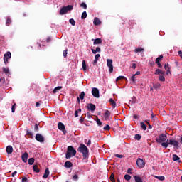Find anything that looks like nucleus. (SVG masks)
<instances>
[{"instance_id": "obj_57", "label": "nucleus", "mask_w": 182, "mask_h": 182, "mask_svg": "<svg viewBox=\"0 0 182 182\" xmlns=\"http://www.w3.org/2000/svg\"><path fill=\"white\" fill-rule=\"evenodd\" d=\"M115 156L118 157V159H123V155L116 154Z\"/></svg>"}, {"instance_id": "obj_5", "label": "nucleus", "mask_w": 182, "mask_h": 182, "mask_svg": "<svg viewBox=\"0 0 182 182\" xmlns=\"http://www.w3.org/2000/svg\"><path fill=\"white\" fill-rule=\"evenodd\" d=\"M107 66L109 68V73H113V60L112 59H107Z\"/></svg>"}, {"instance_id": "obj_13", "label": "nucleus", "mask_w": 182, "mask_h": 182, "mask_svg": "<svg viewBox=\"0 0 182 182\" xmlns=\"http://www.w3.org/2000/svg\"><path fill=\"white\" fill-rule=\"evenodd\" d=\"M6 151L8 154H11V153L14 151V148H12V146L9 145L6 149Z\"/></svg>"}, {"instance_id": "obj_14", "label": "nucleus", "mask_w": 182, "mask_h": 182, "mask_svg": "<svg viewBox=\"0 0 182 182\" xmlns=\"http://www.w3.org/2000/svg\"><path fill=\"white\" fill-rule=\"evenodd\" d=\"M2 70H3L4 73H5V75L6 76H9V75H11V71H9V68L4 67L2 68Z\"/></svg>"}, {"instance_id": "obj_45", "label": "nucleus", "mask_w": 182, "mask_h": 182, "mask_svg": "<svg viewBox=\"0 0 182 182\" xmlns=\"http://www.w3.org/2000/svg\"><path fill=\"white\" fill-rule=\"evenodd\" d=\"M6 25V26H9V25H11V18H7Z\"/></svg>"}, {"instance_id": "obj_29", "label": "nucleus", "mask_w": 182, "mask_h": 182, "mask_svg": "<svg viewBox=\"0 0 182 182\" xmlns=\"http://www.w3.org/2000/svg\"><path fill=\"white\" fill-rule=\"evenodd\" d=\"M141 127L143 130H147V126L144 122H140Z\"/></svg>"}, {"instance_id": "obj_8", "label": "nucleus", "mask_w": 182, "mask_h": 182, "mask_svg": "<svg viewBox=\"0 0 182 182\" xmlns=\"http://www.w3.org/2000/svg\"><path fill=\"white\" fill-rule=\"evenodd\" d=\"M169 144L171 146H173L174 149H178V141L175 139H170L168 141Z\"/></svg>"}, {"instance_id": "obj_40", "label": "nucleus", "mask_w": 182, "mask_h": 182, "mask_svg": "<svg viewBox=\"0 0 182 182\" xmlns=\"http://www.w3.org/2000/svg\"><path fill=\"white\" fill-rule=\"evenodd\" d=\"M143 50H144V49L141 48H139L135 49L134 52L135 53H139V52H143Z\"/></svg>"}, {"instance_id": "obj_46", "label": "nucleus", "mask_w": 182, "mask_h": 182, "mask_svg": "<svg viewBox=\"0 0 182 182\" xmlns=\"http://www.w3.org/2000/svg\"><path fill=\"white\" fill-rule=\"evenodd\" d=\"M164 69H165V70H170V66L168 65V64H165L164 65Z\"/></svg>"}, {"instance_id": "obj_17", "label": "nucleus", "mask_w": 182, "mask_h": 182, "mask_svg": "<svg viewBox=\"0 0 182 182\" xmlns=\"http://www.w3.org/2000/svg\"><path fill=\"white\" fill-rule=\"evenodd\" d=\"M153 87L155 89V90H159V89L161 87V85L160 82H156V84H153Z\"/></svg>"}, {"instance_id": "obj_53", "label": "nucleus", "mask_w": 182, "mask_h": 182, "mask_svg": "<svg viewBox=\"0 0 182 182\" xmlns=\"http://www.w3.org/2000/svg\"><path fill=\"white\" fill-rule=\"evenodd\" d=\"M166 75L168 76V75H170V76H171V71H170L169 70H166Z\"/></svg>"}, {"instance_id": "obj_36", "label": "nucleus", "mask_w": 182, "mask_h": 182, "mask_svg": "<svg viewBox=\"0 0 182 182\" xmlns=\"http://www.w3.org/2000/svg\"><path fill=\"white\" fill-rule=\"evenodd\" d=\"M69 22L73 26H75V25H76V21H75V19L73 18L70 19Z\"/></svg>"}, {"instance_id": "obj_61", "label": "nucleus", "mask_w": 182, "mask_h": 182, "mask_svg": "<svg viewBox=\"0 0 182 182\" xmlns=\"http://www.w3.org/2000/svg\"><path fill=\"white\" fill-rule=\"evenodd\" d=\"M0 82H1V83H5V78H4V77L0 78Z\"/></svg>"}, {"instance_id": "obj_1", "label": "nucleus", "mask_w": 182, "mask_h": 182, "mask_svg": "<svg viewBox=\"0 0 182 182\" xmlns=\"http://www.w3.org/2000/svg\"><path fill=\"white\" fill-rule=\"evenodd\" d=\"M77 151H79V153H82V161L84 163H87L89 159V149H87V146L83 144H80L77 149Z\"/></svg>"}, {"instance_id": "obj_23", "label": "nucleus", "mask_w": 182, "mask_h": 182, "mask_svg": "<svg viewBox=\"0 0 182 182\" xmlns=\"http://www.w3.org/2000/svg\"><path fill=\"white\" fill-rule=\"evenodd\" d=\"M173 161H178V163L181 162V161H180V157H178V156H177L176 154L173 155Z\"/></svg>"}, {"instance_id": "obj_51", "label": "nucleus", "mask_w": 182, "mask_h": 182, "mask_svg": "<svg viewBox=\"0 0 182 182\" xmlns=\"http://www.w3.org/2000/svg\"><path fill=\"white\" fill-rule=\"evenodd\" d=\"M63 56L64 58H66V56H68V50L63 51Z\"/></svg>"}, {"instance_id": "obj_4", "label": "nucleus", "mask_w": 182, "mask_h": 182, "mask_svg": "<svg viewBox=\"0 0 182 182\" xmlns=\"http://www.w3.org/2000/svg\"><path fill=\"white\" fill-rule=\"evenodd\" d=\"M167 140V135L161 134L158 138L156 139V141L158 143H163Z\"/></svg>"}, {"instance_id": "obj_33", "label": "nucleus", "mask_w": 182, "mask_h": 182, "mask_svg": "<svg viewBox=\"0 0 182 182\" xmlns=\"http://www.w3.org/2000/svg\"><path fill=\"white\" fill-rule=\"evenodd\" d=\"M159 82H166V77L163 75H159Z\"/></svg>"}, {"instance_id": "obj_37", "label": "nucleus", "mask_w": 182, "mask_h": 182, "mask_svg": "<svg viewBox=\"0 0 182 182\" xmlns=\"http://www.w3.org/2000/svg\"><path fill=\"white\" fill-rule=\"evenodd\" d=\"M86 61L85 60H82V70L86 72Z\"/></svg>"}, {"instance_id": "obj_18", "label": "nucleus", "mask_w": 182, "mask_h": 182, "mask_svg": "<svg viewBox=\"0 0 182 182\" xmlns=\"http://www.w3.org/2000/svg\"><path fill=\"white\" fill-rule=\"evenodd\" d=\"M87 107L91 112H95V110H96V106L93 104H89Z\"/></svg>"}, {"instance_id": "obj_49", "label": "nucleus", "mask_w": 182, "mask_h": 182, "mask_svg": "<svg viewBox=\"0 0 182 182\" xmlns=\"http://www.w3.org/2000/svg\"><path fill=\"white\" fill-rule=\"evenodd\" d=\"M135 139L136 140H140V139H141V136H140L139 134H136Z\"/></svg>"}, {"instance_id": "obj_48", "label": "nucleus", "mask_w": 182, "mask_h": 182, "mask_svg": "<svg viewBox=\"0 0 182 182\" xmlns=\"http://www.w3.org/2000/svg\"><path fill=\"white\" fill-rule=\"evenodd\" d=\"M96 122L97 124H98L99 126H102V121H100L99 118L97 119Z\"/></svg>"}, {"instance_id": "obj_21", "label": "nucleus", "mask_w": 182, "mask_h": 182, "mask_svg": "<svg viewBox=\"0 0 182 182\" xmlns=\"http://www.w3.org/2000/svg\"><path fill=\"white\" fill-rule=\"evenodd\" d=\"M93 23H94V25L97 26V25H100V23H102V22L100 21L99 18L96 17L94 19Z\"/></svg>"}, {"instance_id": "obj_16", "label": "nucleus", "mask_w": 182, "mask_h": 182, "mask_svg": "<svg viewBox=\"0 0 182 182\" xmlns=\"http://www.w3.org/2000/svg\"><path fill=\"white\" fill-rule=\"evenodd\" d=\"M91 51H92V53H93V55H96L97 53H100L101 49H100V48L97 47L95 50L93 49V48H92V49H91Z\"/></svg>"}, {"instance_id": "obj_10", "label": "nucleus", "mask_w": 182, "mask_h": 182, "mask_svg": "<svg viewBox=\"0 0 182 182\" xmlns=\"http://www.w3.org/2000/svg\"><path fill=\"white\" fill-rule=\"evenodd\" d=\"M92 95L94 97H100L99 90L97 88H92Z\"/></svg>"}, {"instance_id": "obj_15", "label": "nucleus", "mask_w": 182, "mask_h": 182, "mask_svg": "<svg viewBox=\"0 0 182 182\" xmlns=\"http://www.w3.org/2000/svg\"><path fill=\"white\" fill-rule=\"evenodd\" d=\"M94 41V45H100L102 42V38L92 39Z\"/></svg>"}, {"instance_id": "obj_64", "label": "nucleus", "mask_w": 182, "mask_h": 182, "mask_svg": "<svg viewBox=\"0 0 182 182\" xmlns=\"http://www.w3.org/2000/svg\"><path fill=\"white\" fill-rule=\"evenodd\" d=\"M178 55H180V58L182 59V52H181V50H179V51L178 52Z\"/></svg>"}, {"instance_id": "obj_27", "label": "nucleus", "mask_w": 182, "mask_h": 182, "mask_svg": "<svg viewBox=\"0 0 182 182\" xmlns=\"http://www.w3.org/2000/svg\"><path fill=\"white\" fill-rule=\"evenodd\" d=\"M134 178L135 180V182H143V180L141 179V178L140 176H134Z\"/></svg>"}, {"instance_id": "obj_63", "label": "nucleus", "mask_w": 182, "mask_h": 182, "mask_svg": "<svg viewBox=\"0 0 182 182\" xmlns=\"http://www.w3.org/2000/svg\"><path fill=\"white\" fill-rule=\"evenodd\" d=\"M87 146H90L92 144V141L90 139L88 140L87 143H86Z\"/></svg>"}, {"instance_id": "obj_32", "label": "nucleus", "mask_w": 182, "mask_h": 182, "mask_svg": "<svg viewBox=\"0 0 182 182\" xmlns=\"http://www.w3.org/2000/svg\"><path fill=\"white\" fill-rule=\"evenodd\" d=\"M87 18V13L86 11L82 12L81 19H86Z\"/></svg>"}, {"instance_id": "obj_22", "label": "nucleus", "mask_w": 182, "mask_h": 182, "mask_svg": "<svg viewBox=\"0 0 182 182\" xmlns=\"http://www.w3.org/2000/svg\"><path fill=\"white\" fill-rule=\"evenodd\" d=\"M73 166V164H72V162L67 161L65 164L64 166L67 167V168H70V167H72Z\"/></svg>"}, {"instance_id": "obj_24", "label": "nucleus", "mask_w": 182, "mask_h": 182, "mask_svg": "<svg viewBox=\"0 0 182 182\" xmlns=\"http://www.w3.org/2000/svg\"><path fill=\"white\" fill-rule=\"evenodd\" d=\"M49 168H46V171L44 173V175L43 176V178H48V177H49Z\"/></svg>"}, {"instance_id": "obj_31", "label": "nucleus", "mask_w": 182, "mask_h": 182, "mask_svg": "<svg viewBox=\"0 0 182 182\" xmlns=\"http://www.w3.org/2000/svg\"><path fill=\"white\" fill-rule=\"evenodd\" d=\"M163 60V55H161L156 59V63H160V61Z\"/></svg>"}, {"instance_id": "obj_43", "label": "nucleus", "mask_w": 182, "mask_h": 182, "mask_svg": "<svg viewBox=\"0 0 182 182\" xmlns=\"http://www.w3.org/2000/svg\"><path fill=\"white\" fill-rule=\"evenodd\" d=\"M132 178V176L130 175L126 174L124 176V179L127 180V181H129Z\"/></svg>"}, {"instance_id": "obj_30", "label": "nucleus", "mask_w": 182, "mask_h": 182, "mask_svg": "<svg viewBox=\"0 0 182 182\" xmlns=\"http://www.w3.org/2000/svg\"><path fill=\"white\" fill-rule=\"evenodd\" d=\"M60 89H62V86L56 87L54 88V90H53V93H58V90H60Z\"/></svg>"}, {"instance_id": "obj_39", "label": "nucleus", "mask_w": 182, "mask_h": 182, "mask_svg": "<svg viewBox=\"0 0 182 182\" xmlns=\"http://www.w3.org/2000/svg\"><path fill=\"white\" fill-rule=\"evenodd\" d=\"M131 81L132 82V83H136V75H133L131 77Z\"/></svg>"}, {"instance_id": "obj_28", "label": "nucleus", "mask_w": 182, "mask_h": 182, "mask_svg": "<svg viewBox=\"0 0 182 182\" xmlns=\"http://www.w3.org/2000/svg\"><path fill=\"white\" fill-rule=\"evenodd\" d=\"M168 145H169L168 139L167 140L166 142H161V146L162 147H164V149H167L168 147Z\"/></svg>"}, {"instance_id": "obj_2", "label": "nucleus", "mask_w": 182, "mask_h": 182, "mask_svg": "<svg viewBox=\"0 0 182 182\" xmlns=\"http://www.w3.org/2000/svg\"><path fill=\"white\" fill-rule=\"evenodd\" d=\"M72 156H76V150L73 148V146H70L68 147V151L65 157L66 159H70Z\"/></svg>"}, {"instance_id": "obj_34", "label": "nucleus", "mask_w": 182, "mask_h": 182, "mask_svg": "<svg viewBox=\"0 0 182 182\" xmlns=\"http://www.w3.org/2000/svg\"><path fill=\"white\" fill-rule=\"evenodd\" d=\"M33 163H35V159L34 158H30L28 159V164H30V166H32V164H33Z\"/></svg>"}, {"instance_id": "obj_42", "label": "nucleus", "mask_w": 182, "mask_h": 182, "mask_svg": "<svg viewBox=\"0 0 182 182\" xmlns=\"http://www.w3.org/2000/svg\"><path fill=\"white\" fill-rule=\"evenodd\" d=\"M33 171H35L36 173H39V168H38L36 165L33 166Z\"/></svg>"}, {"instance_id": "obj_38", "label": "nucleus", "mask_w": 182, "mask_h": 182, "mask_svg": "<svg viewBox=\"0 0 182 182\" xmlns=\"http://www.w3.org/2000/svg\"><path fill=\"white\" fill-rule=\"evenodd\" d=\"M80 6L81 7V8H83L84 9H87V5L86 4V3H82L80 5Z\"/></svg>"}, {"instance_id": "obj_59", "label": "nucleus", "mask_w": 182, "mask_h": 182, "mask_svg": "<svg viewBox=\"0 0 182 182\" xmlns=\"http://www.w3.org/2000/svg\"><path fill=\"white\" fill-rule=\"evenodd\" d=\"M18 174V171H15L14 172L12 173L11 177H15V175Z\"/></svg>"}, {"instance_id": "obj_60", "label": "nucleus", "mask_w": 182, "mask_h": 182, "mask_svg": "<svg viewBox=\"0 0 182 182\" xmlns=\"http://www.w3.org/2000/svg\"><path fill=\"white\" fill-rule=\"evenodd\" d=\"M136 67H137V65H136V63H133L131 68L132 69H136Z\"/></svg>"}, {"instance_id": "obj_62", "label": "nucleus", "mask_w": 182, "mask_h": 182, "mask_svg": "<svg viewBox=\"0 0 182 182\" xmlns=\"http://www.w3.org/2000/svg\"><path fill=\"white\" fill-rule=\"evenodd\" d=\"M127 173H128V174H132V168H128L127 169Z\"/></svg>"}, {"instance_id": "obj_58", "label": "nucleus", "mask_w": 182, "mask_h": 182, "mask_svg": "<svg viewBox=\"0 0 182 182\" xmlns=\"http://www.w3.org/2000/svg\"><path fill=\"white\" fill-rule=\"evenodd\" d=\"M34 129L38 132V130H39V127L38 126V124H36L34 127Z\"/></svg>"}, {"instance_id": "obj_52", "label": "nucleus", "mask_w": 182, "mask_h": 182, "mask_svg": "<svg viewBox=\"0 0 182 182\" xmlns=\"http://www.w3.org/2000/svg\"><path fill=\"white\" fill-rule=\"evenodd\" d=\"M104 130H110V126L106 125V126L104 127Z\"/></svg>"}, {"instance_id": "obj_11", "label": "nucleus", "mask_w": 182, "mask_h": 182, "mask_svg": "<svg viewBox=\"0 0 182 182\" xmlns=\"http://www.w3.org/2000/svg\"><path fill=\"white\" fill-rule=\"evenodd\" d=\"M28 157H29V154H28L27 152H25L22 155L21 159H22L23 163H26V161H28Z\"/></svg>"}, {"instance_id": "obj_35", "label": "nucleus", "mask_w": 182, "mask_h": 182, "mask_svg": "<svg viewBox=\"0 0 182 182\" xmlns=\"http://www.w3.org/2000/svg\"><path fill=\"white\" fill-rule=\"evenodd\" d=\"M154 177H155V178H157L158 180H160L161 181H164V180L166 179V178L164 176H155Z\"/></svg>"}, {"instance_id": "obj_56", "label": "nucleus", "mask_w": 182, "mask_h": 182, "mask_svg": "<svg viewBox=\"0 0 182 182\" xmlns=\"http://www.w3.org/2000/svg\"><path fill=\"white\" fill-rule=\"evenodd\" d=\"M22 182H28V178L26 177H24L21 180Z\"/></svg>"}, {"instance_id": "obj_47", "label": "nucleus", "mask_w": 182, "mask_h": 182, "mask_svg": "<svg viewBox=\"0 0 182 182\" xmlns=\"http://www.w3.org/2000/svg\"><path fill=\"white\" fill-rule=\"evenodd\" d=\"M79 178V176H77V175H74L73 177V180H75V181H77Z\"/></svg>"}, {"instance_id": "obj_26", "label": "nucleus", "mask_w": 182, "mask_h": 182, "mask_svg": "<svg viewBox=\"0 0 182 182\" xmlns=\"http://www.w3.org/2000/svg\"><path fill=\"white\" fill-rule=\"evenodd\" d=\"M100 58V54L95 55L93 65H96V63H97V60H99Z\"/></svg>"}, {"instance_id": "obj_12", "label": "nucleus", "mask_w": 182, "mask_h": 182, "mask_svg": "<svg viewBox=\"0 0 182 182\" xmlns=\"http://www.w3.org/2000/svg\"><path fill=\"white\" fill-rule=\"evenodd\" d=\"M104 118L105 120H109L110 118V111L106 110L105 114H104Z\"/></svg>"}, {"instance_id": "obj_6", "label": "nucleus", "mask_w": 182, "mask_h": 182, "mask_svg": "<svg viewBox=\"0 0 182 182\" xmlns=\"http://www.w3.org/2000/svg\"><path fill=\"white\" fill-rule=\"evenodd\" d=\"M136 164L139 168H144V166H146V162L142 159L138 158L136 160Z\"/></svg>"}, {"instance_id": "obj_41", "label": "nucleus", "mask_w": 182, "mask_h": 182, "mask_svg": "<svg viewBox=\"0 0 182 182\" xmlns=\"http://www.w3.org/2000/svg\"><path fill=\"white\" fill-rule=\"evenodd\" d=\"M79 97L81 99V100H83L85 99V92H81L79 95Z\"/></svg>"}, {"instance_id": "obj_7", "label": "nucleus", "mask_w": 182, "mask_h": 182, "mask_svg": "<svg viewBox=\"0 0 182 182\" xmlns=\"http://www.w3.org/2000/svg\"><path fill=\"white\" fill-rule=\"evenodd\" d=\"M11 56H12V54L9 51H8L6 54H4V62L5 65H7L8 60L11 59Z\"/></svg>"}, {"instance_id": "obj_54", "label": "nucleus", "mask_w": 182, "mask_h": 182, "mask_svg": "<svg viewBox=\"0 0 182 182\" xmlns=\"http://www.w3.org/2000/svg\"><path fill=\"white\" fill-rule=\"evenodd\" d=\"M111 181L114 182V175L112 174L110 176Z\"/></svg>"}, {"instance_id": "obj_44", "label": "nucleus", "mask_w": 182, "mask_h": 182, "mask_svg": "<svg viewBox=\"0 0 182 182\" xmlns=\"http://www.w3.org/2000/svg\"><path fill=\"white\" fill-rule=\"evenodd\" d=\"M15 109H16V104H14L13 106L11 107V112L12 113H15Z\"/></svg>"}, {"instance_id": "obj_19", "label": "nucleus", "mask_w": 182, "mask_h": 182, "mask_svg": "<svg viewBox=\"0 0 182 182\" xmlns=\"http://www.w3.org/2000/svg\"><path fill=\"white\" fill-rule=\"evenodd\" d=\"M166 73L160 69H156L155 73H154V75H164Z\"/></svg>"}, {"instance_id": "obj_9", "label": "nucleus", "mask_w": 182, "mask_h": 182, "mask_svg": "<svg viewBox=\"0 0 182 182\" xmlns=\"http://www.w3.org/2000/svg\"><path fill=\"white\" fill-rule=\"evenodd\" d=\"M36 140L39 141V143H43L45 141V137H43L41 134H36Z\"/></svg>"}, {"instance_id": "obj_55", "label": "nucleus", "mask_w": 182, "mask_h": 182, "mask_svg": "<svg viewBox=\"0 0 182 182\" xmlns=\"http://www.w3.org/2000/svg\"><path fill=\"white\" fill-rule=\"evenodd\" d=\"M79 116V111L75 110V117H77Z\"/></svg>"}, {"instance_id": "obj_20", "label": "nucleus", "mask_w": 182, "mask_h": 182, "mask_svg": "<svg viewBox=\"0 0 182 182\" xmlns=\"http://www.w3.org/2000/svg\"><path fill=\"white\" fill-rule=\"evenodd\" d=\"M109 103H110L112 109H116V102H114L113 98L109 99Z\"/></svg>"}, {"instance_id": "obj_3", "label": "nucleus", "mask_w": 182, "mask_h": 182, "mask_svg": "<svg viewBox=\"0 0 182 182\" xmlns=\"http://www.w3.org/2000/svg\"><path fill=\"white\" fill-rule=\"evenodd\" d=\"M73 9V6L72 5L63 6L60 10V15H65V14H68L69 11H72Z\"/></svg>"}, {"instance_id": "obj_25", "label": "nucleus", "mask_w": 182, "mask_h": 182, "mask_svg": "<svg viewBox=\"0 0 182 182\" xmlns=\"http://www.w3.org/2000/svg\"><path fill=\"white\" fill-rule=\"evenodd\" d=\"M59 130H65V125L62 122H59L58 124Z\"/></svg>"}, {"instance_id": "obj_50", "label": "nucleus", "mask_w": 182, "mask_h": 182, "mask_svg": "<svg viewBox=\"0 0 182 182\" xmlns=\"http://www.w3.org/2000/svg\"><path fill=\"white\" fill-rule=\"evenodd\" d=\"M120 79H124V76H119L117 79L116 81L119 82V80H120Z\"/></svg>"}]
</instances>
